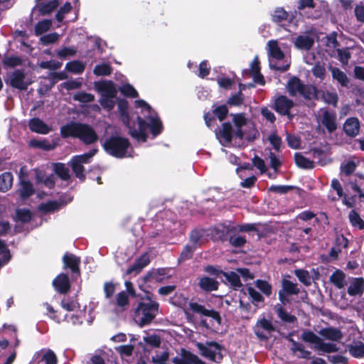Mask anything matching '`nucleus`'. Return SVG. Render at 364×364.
<instances>
[{"instance_id": "f257e3e1", "label": "nucleus", "mask_w": 364, "mask_h": 364, "mask_svg": "<svg viewBox=\"0 0 364 364\" xmlns=\"http://www.w3.org/2000/svg\"><path fill=\"white\" fill-rule=\"evenodd\" d=\"M60 134L63 138H78L86 144L95 143L98 138L95 131L90 125L76 122L63 126Z\"/></svg>"}, {"instance_id": "f03ea898", "label": "nucleus", "mask_w": 364, "mask_h": 364, "mask_svg": "<svg viewBox=\"0 0 364 364\" xmlns=\"http://www.w3.org/2000/svg\"><path fill=\"white\" fill-rule=\"evenodd\" d=\"M159 305L154 301L140 302L134 311V319L141 326L149 323L155 317Z\"/></svg>"}, {"instance_id": "7ed1b4c3", "label": "nucleus", "mask_w": 364, "mask_h": 364, "mask_svg": "<svg viewBox=\"0 0 364 364\" xmlns=\"http://www.w3.org/2000/svg\"><path fill=\"white\" fill-rule=\"evenodd\" d=\"M129 146L128 139L119 136H112L107 139L103 144V147L107 153L118 158L132 156L129 153Z\"/></svg>"}, {"instance_id": "20e7f679", "label": "nucleus", "mask_w": 364, "mask_h": 364, "mask_svg": "<svg viewBox=\"0 0 364 364\" xmlns=\"http://www.w3.org/2000/svg\"><path fill=\"white\" fill-rule=\"evenodd\" d=\"M286 89L291 97L301 96L311 100L316 95V90L314 86L304 85L297 77H292L289 80Z\"/></svg>"}, {"instance_id": "39448f33", "label": "nucleus", "mask_w": 364, "mask_h": 364, "mask_svg": "<svg viewBox=\"0 0 364 364\" xmlns=\"http://www.w3.org/2000/svg\"><path fill=\"white\" fill-rule=\"evenodd\" d=\"M301 339L312 345V348L321 353H331L338 350L336 345L331 343L324 342L319 336L314 332L306 330L301 335Z\"/></svg>"}, {"instance_id": "423d86ee", "label": "nucleus", "mask_w": 364, "mask_h": 364, "mask_svg": "<svg viewBox=\"0 0 364 364\" xmlns=\"http://www.w3.org/2000/svg\"><path fill=\"white\" fill-rule=\"evenodd\" d=\"M32 82V80L21 70L11 72L6 80L7 84L20 90H26Z\"/></svg>"}, {"instance_id": "0eeeda50", "label": "nucleus", "mask_w": 364, "mask_h": 364, "mask_svg": "<svg viewBox=\"0 0 364 364\" xmlns=\"http://www.w3.org/2000/svg\"><path fill=\"white\" fill-rule=\"evenodd\" d=\"M196 346L200 353L210 359V360L219 363L222 358L220 346L215 342L206 343L205 344L197 343Z\"/></svg>"}, {"instance_id": "6e6552de", "label": "nucleus", "mask_w": 364, "mask_h": 364, "mask_svg": "<svg viewBox=\"0 0 364 364\" xmlns=\"http://www.w3.org/2000/svg\"><path fill=\"white\" fill-rule=\"evenodd\" d=\"M318 123L319 127H325L329 133L333 132L337 129L336 113L326 109H321L318 116Z\"/></svg>"}, {"instance_id": "1a4fd4ad", "label": "nucleus", "mask_w": 364, "mask_h": 364, "mask_svg": "<svg viewBox=\"0 0 364 364\" xmlns=\"http://www.w3.org/2000/svg\"><path fill=\"white\" fill-rule=\"evenodd\" d=\"M294 106V102L285 95H280L274 100L273 108L282 115H287L291 119L293 115L290 114V109Z\"/></svg>"}, {"instance_id": "9d476101", "label": "nucleus", "mask_w": 364, "mask_h": 364, "mask_svg": "<svg viewBox=\"0 0 364 364\" xmlns=\"http://www.w3.org/2000/svg\"><path fill=\"white\" fill-rule=\"evenodd\" d=\"M274 331V327L272 323L266 318L258 320L254 327V332L260 340H267L271 333Z\"/></svg>"}, {"instance_id": "9b49d317", "label": "nucleus", "mask_w": 364, "mask_h": 364, "mask_svg": "<svg viewBox=\"0 0 364 364\" xmlns=\"http://www.w3.org/2000/svg\"><path fill=\"white\" fill-rule=\"evenodd\" d=\"M235 131L230 123H223L222 127L216 132V136L222 145L227 146L231 142L232 138H235Z\"/></svg>"}, {"instance_id": "f8f14e48", "label": "nucleus", "mask_w": 364, "mask_h": 364, "mask_svg": "<svg viewBox=\"0 0 364 364\" xmlns=\"http://www.w3.org/2000/svg\"><path fill=\"white\" fill-rule=\"evenodd\" d=\"M267 53L270 58L280 60L285 58V55L282 50V48L278 41L271 40L267 42Z\"/></svg>"}, {"instance_id": "ddd939ff", "label": "nucleus", "mask_w": 364, "mask_h": 364, "mask_svg": "<svg viewBox=\"0 0 364 364\" xmlns=\"http://www.w3.org/2000/svg\"><path fill=\"white\" fill-rule=\"evenodd\" d=\"M189 308L196 313H198L203 316L211 317L215 320L218 323H220V316L219 314L213 310L206 309L203 306L200 305L197 303H190Z\"/></svg>"}, {"instance_id": "4468645a", "label": "nucleus", "mask_w": 364, "mask_h": 364, "mask_svg": "<svg viewBox=\"0 0 364 364\" xmlns=\"http://www.w3.org/2000/svg\"><path fill=\"white\" fill-rule=\"evenodd\" d=\"M314 44L312 36L304 34L297 36L294 41V46L297 49L303 50H310Z\"/></svg>"}, {"instance_id": "2eb2a0df", "label": "nucleus", "mask_w": 364, "mask_h": 364, "mask_svg": "<svg viewBox=\"0 0 364 364\" xmlns=\"http://www.w3.org/2000/svg\"><path fill=\"white\" fill-rule=\"evenodd\" d=\"M53 285L55 290L60 294H65L70 289V282L68 277L65 274H59L53 281Z\"/></svg>"}, {"instance_id": "dca6fc26", "label": "nucleus", "mask_w": 364, "mask_h": 364, "mask_svg": "<svg viewBox=\"0 0 364 364\" xmlns=\"http://www.w3.org/2000/svg\"><path fill=\"white\" fill-rule=\"evenodd\" d=\"M345 133L350 136H355L360 131V122L356 117L348 119L343 124Z\"/></svg>"}, {"instance_id": "f3484780", "label": "nucleus", "mask_w": 364, "mask_h": 364, "mask_svg": "<svg viewBox=\"0 0 364 364\" xmlns=\"http://www.w3.org/2000/svg\"><path fill=\"white\" fill-rule=\"evenodd\" d=\"M149 262L150 259L148 253L143 254L136 262L127 270V274H131L132 273L135 274H139Z\"/></svg>"}, {"instance_id": "a211bd4d", "label": "nucleus", "mask_w": 364, "mask_h": 364, "mask_svg": "<svg viewBox=\"0 0 364 364\" xmlns=\"http://www.w3.org/2000/svg\"><path fill=\"white\" fill-rule=\"evenodd\" d=\"M98 91L101 93V97H116L117 89L112 82H105L99 85Z\"/></svg>"}, {"instance_id": "6ab92c4d", "label": "nucleus", "mask_w": 364, "mask_h": 364, "mask_svg": "<svg viewBox=\"0 0 364 364\" xmlns=\"http://www.w3.org/2000/svg\"><path fill=\"white\" fill-rule=\"evenodd\" d=\"M28 125L31 131L38 134H46L50 131L49 127L38 118L31 119Z\"/></svg>"}, {"instance_id": "aec40b11", "label": "nucleus", "mask_w": 364, "mask_h": 364, "mask_svg": "<svg viewBox=\"0 0 364 364\" xmlns=\"http://www.w3.org/2000/svg\"><path fill=\"white\" fill-rule=\"evenodd\" d=\"M252 76L254 81L260 85L264 84L263 76L260 74V67L258 57L256 56L251 63L250 68L248 70Z\"/></svg>"}, {"instance_id": "412c9836", "label": "nucleus", "mask_w": 364, "mask_h": 364, "mask_svg": "<svg viewBox=\"0 0 364 364\" xmlns=\"http://www.w3.org/2000/svg\"><path fill=\"white\" fill-rule=\"evenodd\" d=\"M319 334L325 339L332 341L341 340L343 335L340 330L333 328H326L320 330Z\"/></svg>"}, {"instance_id": "4be33fe9", "label": "nucleus", "mask_w": 364, "mask_h": 364, "mask_svg": "<svg viewBox=\"0 0 364 364\" xmlns=\"http://www.w3.org/2000/svg\"><path fill=\"white\" fill-rule=\"evenodd\" d=\"M65 267L71 269L73 273H79V264L80 259L79 257L72 255L66 253L63 258Z\"/></svg>"}, {"instance_id": "5701e85b", "label": "nucleus", "mask_w": 364, "mask_h": 364, "mask_svg": "<svg viewBox=\"0 0 364 364\" xmlns=\"http://www.w3.org/2000/svg\"><path fill=\"white\" fill-rule=\"evenodd\" d=\"M138 126L139 129H132L129 130V134L131 136L134 138L141 139L143 141H146V124L144 122V120L140 117H138Z\"/></svg>"}, {"instance_id": "b1692460", "label": "nucleus", "mask_w": 364, "mask_h": 364, "mask_svg": "<svg viewBox=\"0 0 364 364\" xmlns=\"http://www.w3.org/2000/svg\"><path fill=\"white\" fill-rule=\"evenodd\" d=\"M364 290V279L355 278L352 280L348 289V293L351 296L361 294Z\"/></svg>"}, {"instance_id": "393cba45", "label": "nucleus", "mask_w": 364, "mask_h": 364, "mask_svg": "<svg viewBox=\"0 0 364 364\" xmlns=\"http://www.w3.org/2000/svg\"><path fill=\"white\" fill-rule=\"evenodd\" d=\"M198 285L204 291H212L218 289V282L212 278L204 277L200 279Z\"/></svg>"}, {"instance_id": "a878e982", "label": "nucleus", "mask_w": 364, "mask_h": 364, "mask_svg": "<svg viewBox=\"0 0 364 364\" xmlns=\"http://www.w3.org/2000/svg\"><path fill=\"white\" fill-rule=\"evenodd\" d=\"M329 70L331 73L332 77L337 80L342 86L346 87L348 83V78L346 73L336 67L329 66Z\"/></svg>"}, {"instance_id": "bb28decb", "label": "nucleus", "mask_w": 364, "mask_h": 364, "mask_svg": "<svg viewBox=\"0 0 364 364\" xmlns=\"http://www.w3.org/2000/svg\"><path fill=\"white\" fill-rule=\"evenodd\" d=\"M233 122L237 128L235 133V138L242 139L244 136V134L241 128L242 126L246 124L247 119L242 114H235L233 116Z\"/></svg>"}, {"instance_id": "cd10ccee", "label": "nucleus", "mask_w": 364, "mask_h": 364, "mask_svg": "<svg viewBox=\"0 0 364 364\" xmlns=\"http://www.w3.org/2000/svg\"><path fill=\"white\" fill-rule=\"evenodd\" d=\"M38 356L41 358L39 362H44L46 364H56L57 363L55 353L50 349L41 350L38 353Z\"/></svg>"}, {"instance_id": "c85d7f7f", "label": "nucleus", "mask_w": 364, "mask_h": 364, "mask_svg": "<svg viewBox=\"0 0 364 364\" xmlns=\"http://www.w3.org/2000/svg\"><path fill=\"white\" fill-rule=\"evenodd\" d=\"M13 176L9 172H5L0 176V191L6 192L12 186Z\"/></svg>"}, {"instance_id": "c756f323", "label": "nucleus", "mask_w": 364, "mask_h": 364, "mask_svg": "<svg viewBox=\"0 0 364 364\" xmlns=\"http://www.w3.org/2000/svg\"><path fill=\"white\" fill-rule=\"evenodd\" d=\"M18 191L21 197L26 199L33 195L34 189L31 182L22 180Z\"/></svg>"}, {"instance_id": "7c9ffc66", "label": "nucleus", "mask_w": 364, "mask_h": 364, "mask_svg": "<svg viewBox=\"0 0 364 364\" xmlns=\"http://www.w3.org/2000/svg\"><path fill=\"white\" fill-rule=\"evenodd\" d=\"M345 278V274L342 271L337 270L331 274L330 277V281L337 288L342 289L346 284Z\"/></svg>"}, {"instance_id": "2f4dec72", "label": "nucleus", "mask_w": 364, "mask_h": 364, "mask_svg": "<svg viewBox=\"0 0 364 364\" xmlns=\"http://www.w3.org/2000/svg\"><path fill=\"white\" fill-rule=\"evenodd\" d=\"M54 171L63 181H68L70 178V170L64 164H55Z\"/></svg>"}, {"instance_id": "473e14b6", "label": "nucleus", "mask_w": 364, "mask_h": 364, "mask_svg": "<svg viewBox=\"0 0 364 364\" xmlns=\"http://www.w3.org/2000/svg\"><path fill=\"white\" fill-rule=\"evenodd\" d=\"M115 304L120 311L126 309L129 305V296L126 291H122L117 294Z\"/></svg>"}, {"instance_id": "72a5a7b5", "label": "nucleus", "mask_w": 364, "mask_h": 364, "mask_svg": "<svg viewBox=\"0 0 364 364\" xmlns=\"http://www.w3.org/2000/svg\"><path fill=\"white\" fill-rule=\"evenodd\" d=\"M260 225L258 224H245L240 225L233 228L235 231L239 232H250L255 231L257 232L259 237L264 236V235L261 232V230L259 228Z\"/></svg>"}, {"instance_id": "f704fd0d", "label": "nucleus", "mask_w": 364, "mask_h": 364, "mask_svg": "<svg viewBox=\"0 0 364 364\" xmlns=\"http://www.w3.org/2000/svg\"><path fill=\"white\" fill-rule=\"evenodd\" d=\"M274 309L278 315V316L285 322L293 323L296 320V318L294 316H292L284 311L283 307L280 304H277L274 306Z\"/></svg>"}, {"instance_id": "c9c22d12", "label": "nucleus", "mask_w": 364, "mask_h": 364, "mask_svg": "<svg viewBox=\"0 0 364 364\" xmlns=\"http://www.w3.org/2000/svg\"><path fill=\"white\" fill-rule=\"evenodd\" d=\"M291 348L294 353L299 358H306L310 357L311 352L305 350L304 347L301 343L292 341V346Z\"/></svg>"}, {"instance_id": "e433bc0d", "label": "nucleus", "mask_w": 364, "mask_h": 364, "mask_svg": "<svg viewBox=\"0 0 364 364\" xmlns=\"http://www.w3.org/2000/svg\"><path fill=\"white\" fill-rule=\"evenodd\" d=\"M223 276L235 289H237L242 287V284L240 282L239 275L236 272H224Z\"/></svg>"}, {"instance_id": "4c0bfd02", "label": "nucleus", "mask_w": 364, "mask_h": 364, "mask_svg": "<svg viewBox=\"0 0 364 364\" xmlns=\"http://www.w3.org/2000/svg\"><path fill=\"white\" fill-rule=\"evenodd\" d=\"M294 160L296 164L301 168H311L314 166L313 161L305 158L301 154L296 153L294 155Z\"/></svg>"}, {"instance_id": "58836bf2", "label": "nucleus", "mask_w": 364, "mask_h": 364, "mask_svg": "<svg viewBox=\"0 0 364 364\" xmlns=\"http://www.w3.org/2000/svg\"><path fill=\"white\" fill-rule=\"evenodd\" d=\"M203 232L200 230H193L191 232L190 235V241L191 247L196 249L198 247L203 244Z\"/></svg>"}, {"instance_id": "ea45409f", "label": "nucleus", "mask_w": 364, "mask_h": 364, "mask_svg": "<svg viewBox=\"0 0 364 364\" xmlns=\"http://www.w3.org/2000/svg\"><path fill=\"white\" fill-rule=\"evenodd\" d=\"M282 292L284 291L288 294H298L299 289L296 284L291 282L289 280L284 279L282 281Z\"/></svg>"}, {"instance_id": "a19ab883", "label": "nucleus", "mask_w": 364, "mask_h": 364, "mask_svg": "<svg viewBox=\"0 0 364 364\" xmlns=\"http://www.w3.org/2000/svg\"><path fill=\"white\" fill-rule=\"evenodd\" d=\"M348 217L350 222L353 227L358 228V229L364 228V221L354 210H352L350 212Z\"/></svg>"}, {"instance_id": "79ce46f5", "label": "nucleus", "mask_w": 364, "mask_h": 364, "mask_svg": "<svg viewBox=\"0 0 364 364\" xmlns=\"http://www.w3.org/2000/svg\"><path fill=\"white\" fill-rule=\"evenodd\" d=\"M52 21L50 20H43L39 21L35 26V33L38 36L48 31L51 27Z\"/></svg>"}, {"instance_id": "37998d69", "label": "nucleus", "mask_w": 364, "mask_h": 364, "mask_svg": "<svg viewBox=\"0 0 364 364\" xmlns=\"http://www.w3.org/2000/svg\"><path fill=\"white\" fill-rule=\"evenodd\" d=\"M149 127L154 135H157L161 132L162 124L158 117H150L149 118Z\"/></svg>"}, {"instance_id": "c03bdc74", "label": "nucleus", "mask_w": 364, "mask_h": 364, "mask_svg": "<svg viewBox=\"0 0 364 364\" xmlns=\"http://www.w3.org/2000/svg\"><path fill=\"white\" fill-rule=\"evenodd\" d=\"M180 364H203L199 363L197 356L193 355L190 352L182 350V361Z\"/></svg>"}, {"instance_id": "a18cd8bd", "label": "nucleus", "mask_w": 364, "mask_h": 364, "mask_svg": "<svg viewBox=\"0 0 364 364\" xmlns=\"http://www.w3.org/2000/svg\"><path fill=\"white\" fill-rule=\"evenodd\" d=\"M66 69L71 73L79 74L84 71L85 65L80 61H72L67 63Z\"/></svg>"}, {"instance_id": "49530a36", "label": "nucleus", "mask_w": 364, "mask_h": 364, "mask_svg": "<svg viewBox=\"0 0 364 364\" xmlns=\"http://www.w3.org/2000/svg\"><path fill=\"white\" fill-rule=\"evenodd\" d=\"M31 146L42 149L43 150L49 151L55 148V145L50 144L47 140H32L30 142Z\"/></svg>"}, {"instance_id": "de8ad7c7", "label": "nucleus", "mask_w": 364, "mask_h": 364, "mask_svg": "<svg viewBox=\"0 0 364 364\" xmlns=\"http://www.w3.org/2000/svg\"><path fill=\"white\" fill-rule=\"evenodd\" d=\"M9 259V250L7 249L6 245L1 240H0V266L7 263Z\"/></svg>"}, {"instance_id": "09e8293b", "label": "nucleus", "mask_w": 364, "mask_h": 364, "mask_svg": "<svg viewBox=\"0 0 364 364\" xmlns=\"http://www.w3.org/2000/svg\"><path fill=\"white\" fill-rule=\"evenodd\" d=\"M97 149H92L88 153L79 156H75L72 159L82 164H87L90 162V159L97 153Z\"/></svg>"}, {"instance_id": "8fccbe9b", "label": "nucleus", "mask_w": 364, "mask_h": 364, "mask_svg": "<svg viewBox=\"0 0 364 364\" xmlns=\"http://www.w3.org/2000/svg\"><path fill=\"white\" fill-rule=\"evenodd\" d=\"M73 99L76 101L87 103L94 101L95 96L85 92H78L73 95Z\"/></svg>"}, {"instance_id": "3c124183", "label": "nucleus", "mask_w": 364, "mask_h": 364, "mask_svg": "<svg viewBox=\"0 0 364 364\" xmlns=\"http://www.w3.org/2000/svg\"><path fill=\"white\" fill-rule=\"evenodd\" d=\"M70 166L73 168V172L75 174V176L78 178L80 180L85 179V175H84V167L82 164H80L78 162H76L73 161V159L70 161Z\"/></svg>"}, {"instance_id": "603ef678", "label": "nucleus", "mask_w": 364, "mask_h": 364, "mask_svg": "<svg viewBox=\"0 0 364 364\" xmlns=\"http://www.w3.org/2000/svg\"><path fill=\"white\" fill-rule=\"evenodd\" d=\"M112 72V68L108 64H100L95 67L93 73L96 75H109Z\"/></svg>"}, {"instance_id": "864d4df0", "label": "nucleus", "mask_w": 364, "mask_h": 364, "mask_svg": "<svg viewBox=\"0 0 364 364\" xmlns=\"http://www.w3.org/2000/svg\"><path fill=\"white\" fill-rule=\"evenodd\" d=\"M287 17V12L282 8L277 9L272 14V20L277 23H279L284 20H286Z\"/></svg>"}, {"instance_id": "5fc2aeb1", "label": "nucleus", "mask_w": 364, "mask_h": 364, "mask_svg": "<svg viewBox=\"0 0 364 364\" xmlns=\"http://www.w3.org/2000/svg\"><path fill=\"white\" fill-rule=\"evenodd\" d=\"M296 276L299 278V281L308 286L311 284V279L307 271L302 269H297L295 271Z\"/></svg>"}, {"instance_id": "6e6d98bb", "label": "nucleus", "mask_w": 364, "mask_h": 364, "mask_svg": "<svg viewBox=\"0 0 364 364\" xmlns=\"http://www.w3.org/2000/svg\"><path fill=\"white\" fill-rule=\"evenodd\" d=\"M60 208V203L57 201H48L45 203H42L39 206V209L46 213L54 211Z\"/></svg>"}, {"instance_id": "4d7b16f0", "label": "nucleus", "mask_w": 364, "mask_h": 364, "mask_svg": "<svg viewBox=\"0 0 364 364\" xmlns=\"http://www.w3.org/2000/svg\"><path fill=\"white\" fill-rule=\"evenodd\" d=\"M3 64L9 68H14L22 64V60L16 56L6 57L3 60Z\"/></svg>"}, {"instance_id": "13d9d810", "label": "nucleus", "mask_w": 364, "mask_h": 364, "mask_svg": "<svg viewBox=\"0 0 364 364\" xmlns=\"http://www.w3.org/2000/svg\"><path fill=\"white\" fill-rule=\"evenodd\" d=\"M37 181L38 183H43L45 186L51 188L55 185V176L50 175L44 178L38 174L37 176Z\"/></svg>"}, {"instance_id": "bf43d9fd", "label": "nucleus", "mask_w": 364, "mask_h": 364, "mask_svg": "<svg viewBox=\"0 0 364 364\" xmlns=\"http://www.w3.org/2000/svg\"><path fill=\"white\" fill-rule=\"evenodd\" d=\"M350 353L355 358H360L364 355V344L359 343L351 346L349 349Z\"/></svg>"}, {"instance_id": "052dcab7", "label": "nucleus", "mask_w": 364, "mask_h": 364, "mask_svg": "<svg viewBox=\"0 0 364 364\" xmlns=\"http://www.w3.org/2000/svg\"><path fill=\"white\" fill-rule=\"evenodd\" d=\"M16 218L21 222L27 223L31 218V213L27 209H18L16 210Z\"/></svg>"}, {"instance_id": "680f3d73", "label": "nucleus", "mask_w": 364, "mask_h": 364, "mask_svg": "<svg viewBox=\"0 0 364 364\" xmlns=\"http://www.w3.org/2000/svg\"><path fill=\"white\" fill-rule=\"evenodd\" d=\"M255 286L267 296L272 294V287L265 281L258 279L255 282Z\"/></svg>"}, {"instance_id": "e2e57ef3", "label": "nucleus", "mask_w": 364, "mask_h": 364, "mask_svg": "<svg viewBox=\"0 0 364 364\" xmlns=\"http://www.w3.org/2000/svg\"><path fill=\"white\" fill-rule=\"evenodd\" d=\"M58 6V1L53 0L40 6V11L43 14H48L52 12Z\"/></svg>"}, {"instance_id": "0e129e2a", "label": "nucleus", "mask_w": 364, "mask_h": 364, "mask_svg": "<svg viewBox=\"0 0 364 364\" xmlns=\"http://www.w3.org/2000/svg\"><path fill=\"white\" fill-rule=\"evenodd\" d=\"M338 60L343 65H347L350 58V53L348 48L337 50Z\"/></svg>"}, {"instance_id": "69168bd1", "label": "nucleus", "mask_w": 364, "mask_h": 364, "mask_svg": "<svg viewBox=\"0 0 364 364\" xmlns=\"http://www.w3.org/2000/svg\"><path fill=\"white\" fill-rule=\"evenodd\" d=\"M312 73L314 77L321 80L325 78L326 74L325 68L320 64H316L314 66Z\"/></svg>"}, {"instance_id": "338daca9", "label": "nucleus", "mask_w": 364, "mask_h": 364, "mask_svg": "<svg viewBox=\"0 0 364 364\" xmlns=\"http://www.w3.org/2000/svg\"><path fill=\"white\" fill-rule=\"evenodd\" d=\"M120 92L131 97H136L138 96V93L136 90L130 85H124L119 88Z\"/></svg>"}, {"instance_id": "774afa93", "label": "nucleus", "mask_w": 364, "mask_h": 364, "mask_svg": "<svg viewBox=\"0 0 364 364\" xmlns=\"http://www.w3.org/2000/svg\"><path fill=\"white\" fill-rule=\"evenodd\" d=\"M115 98L116 97H101L100 100V103L105 109L109 111L114 107Z\"/></svg>"}]
</instances>
